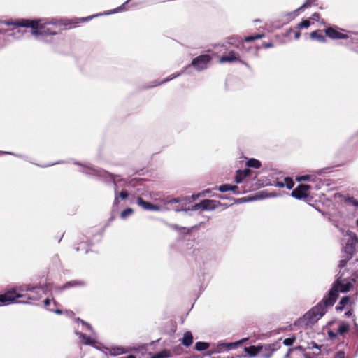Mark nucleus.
I'll return each mask as SVG.
<instances>
[{
	"mask_svg": "<svg viewBox=\"0 0 358 358\" xmlns=\"http://www.w3.org/2000/svg\"><path fill=\"white\" fill-rule=\"evenodd\" d=\"M6 25H14L16 27H30L31 34L38 41L44 43H51L52 41L47 39L49 36H54L59 34L62 27H66L71 23L66 19L41 18L35 20L20 19L15 22H5Z\"/></svg>",
	"mask_w": 358,
	"mask_h": 358,
	"instance_id": "obj_1",
	"label": "nucleus"
},
{
	"mask_svg": "<svg viewBox=\"0 0 358 358\" xmlns=\"http://www.w3.org/2000/svg\"><path fill=\"white\" fill-rule=\"evenodd\" d=\"M346 236H348V239L342 252L343 259L339 262V271L335 281L336 285H340L341 292L349 291L355 281V278H351L352 271L347 266L348 261L358 249V238L350 231L346 232Z\"/></svg>",
	"mask_w": 358,
	"mask_h": 358,
	"instance_id": "obj_2",
	"label": "nucleus"
},
{
	"mask_svg": "<svg viewBox=\"0 0 358 358\" xmlns=\"http://www.w3.org/2000/svg\"><path fill=\"white\" fill-rule=\"evenodd\" d=\"M339 292H341L340 285H336L334 282L329 294L303 316L301 322L306 327L312 326L315 324L325 314L327 307L332 306L334 304Z\"/></svg>",
	"mask_w": 358,
	"mask_h": 358,
	"instance_id": "obj_3",
	"label": "nucleus"
},
{
	"mask_svg": "<svg viewBox=\"0 0 358 358\" xmlns=\"http://www.w3.org/2000/svg\"><path fill=\"white\" fill-rule=\"evenodd\" d=\"M11 296L13 303H32L38 301L42 294L41 287L31 284H24L11 288Z\"/></svg>",
	"mask_w": 358,
	"mask_h": 358,
	"instance_id": "obj_4",
	"label": "nucleus"
},
{
	"mask_svg": "<svg viewBox=\"0 0 358 358\" xmlns=\"http://www.w3.org/2000/svg\"><path fill=\"white\" fill-rule=\"evenodd\" d=\"M212 59V57L209 55H199L195 58H194L192 61L191 64H189L186 66L183 70H182L180 72L173 73L169 76L168 78L164 79L161 82H158L157 80H155L152 82V85L150 86H148L147 87H152L158 86L161 84L166 83L168 81H170L181 75H182L185 73H189L188 69L190 68L191 66H192L196 71H201L208 68L209 63L210 62Z\"/></svg>",
	"mask_w": 358,
	"mask_h": 358,
	"instance_id": "obj_5",
	"label": "nucleus"
},
{
	"mask_svg": "<svg viewBox=\"0 0 358 358\" xmlns=\"http://www.w3.org/2000/svg\"><path fill=\"white\" fill-rule=\"evenodd\" d=\"M74 164L83 166V169L81 170V171L83 173H85L87 175H94V176H97L100 178H110L113 180L114 189H115V194L114 203H113L114 206L118 205L120 199H126L128 198L129 194L127 193V191H122L120 194L117 193V182L115 180L114 176L112 174L109 173L108 172H107L103 169H95V168H94L92 166H83L82 164H80L78 162H74Z\"/></svg>",
	"mask_w": 358,
	"mask_h": 358,
	"instance_id": "obj_6",
	"label": "nucleus"
},
{
	"mask_svg": "<svg viewBox=\"0 0 358 358\" xmlns=\"http://www.w3.org/2000/svg\"><path fill=\"white\" fill-rule=\"evenodd\" d=\"M247 338L239 340L236 342L225 343L223 341H219L215 344L212 345V348L207 352L208 356H211L214 354H220L224 352H229L231 350L235 349L240 344L243 343Z\"/></svg>",
	"mask_w": 358,
	"mask_h": 358,
	"instance_id": "obj_7",
	"label": "nucleus"
},
{
	"mask_svg": "<svg viewBox=\"0 0 358 358\" xmlns=\"http://www.w3.org/2000/svg\"><path fill=\"white\" fill-rule=\"evenodd\" d=\"M165 204L167 206L166 209L169 210H174L176 212L187 211V201L183 199L166 200Z\"/></svg>",
	"mask_w": 358,
	"mask_h": 358,
	"instance_id": "obj_8",
	"label": "nucleus"
},
{
	"mask_svg": "<svg viewBox=\"0 0 358 358\" xmlns=\"http://www.w3.org/2000/svg\"><path fill=\"white\" fill-rule=\"evenodd\" d=\"M260 356L262 358H270L273 353L280 348V343L277 341L272 344L260 345Z\"/></svg>",
	"mask_w": 358,
	"mask_h": 358,
	"instance_id": "obj_9",
	"label": "nucleus"
},
{
	"mask_svg": "<svg viewBox=\"0 0 358 358\" xmlns=\"http://www.w3.org/2000/svg\"><path fill=\"white\" fill-rule=\"evenodd\" d=\"M350 325L345 322H339L337 327V331L334 332L332 330H328L327 334L331 339L335 338L338 335L344 336L348 332Z\"/></svg>",
	"mask_w": 358,
	"mask_h": 358,
	"instance_id": "obj_10",
	"label": "nucleus"
},
{
	"mask_svg": "<svg viewBox=\"0 0 358 358\" xmlns=\"http://www.w3.org/2000/svg\"><path fill=\"white\" fill-rule=\"evenodd\" d=\"M238 62L247 67H249V64L240 59L239 55L234 51H230L227 55H223L220 59V63L234 62Z\"/></svg>",
	"mask_w": 358,
	"mask_h": 358,
	"instance_id": "obj_11",
	"label": "nucleus"
},
{
	"mask_svg": "<svg viewBox=\"0 0 358 358\" xmlns=\"http://www.w3.org/2000/svg\"><path fill=\"white\" fill-rule=\"evenodd\" d=\"M308 185H299L292 192V196L297 199H306L308 196Z\"/></svg>",
	"mask_w": 358,
	"mask_h": 358,
	"instance_id": "obj_12",
	"label": "nucleus"
},
{
	"mask_svg": "<svg viewBox=\"0 0 358 358\" xmlns=\"http://www.w3.org/2000/svg\"><path fill=\"white\" fill-rule=\"evenodd\" d=\"M85 285V282L81 280H71L62 286H54L53 285V291L56 293H61L64 290L74 287H83Z\"/></svg>",
	"mask_w": 358,
	"mask_h": 358,
	"instance_id": "obj_13",
	"label": "nucleus"
},
{
	"mask_svg": "<svg viewBox=\"0 0 358 358\" xmlns=\"http://www.w3.org/2000/svg\"><path fill=\"white\" fill-rule=\"evenodd\" d=\"M136 203L142 208L149 211H161L162 208L158 205L152 204L150 202L145 201L141 197H138Z\"/></svg>",
	"mask_w": 358,
	"mask_h": 358,
	"instance_id": "obj_14",
	"label": "nucleus"
},
{
	"mask_svg": "<svg viewBox=\"0 0 358 358\" xmlns=\"http://www.w3.org/2000/svg\"><path fill=\"white\" fill-rule=\"evenodd\" d=\"M325 33L327 36L333 39H346L350 37L349 35L343 34L332 27L327 28Z\"/></svg>",
	"mask_w": 358,
	"mask_h": 358,
	"instance_id": "obj_15",
	"label": "nucleus"
},
{
	"mask_svg": "<svg viewBox=\"0 0 358 358\" xmlns=\"http://www.w3.org/2000/svg\"><path fill=\"white\" fill-rule=\"evenodd\" d=\"M75 333L77 336H78L80 338V341L85 345H94L96 343V339L91 336H87L85 334H83L77 330L75 331Z\"/></svg>",
	"mask_w": 358,
	"mask_h": 358,
	"instance_id": "obj_16",
	"label": "nucleus"
},
{
	"mask_svg": "<svg viewBox=\"0 0 358 358\" xmlns=\"http://www.w3.org/2000/svg\"><path fill=\"white\" fill-rule=\"evenodd\" d=\"M219 203V201L210 199L201 201V206H203V210H213L217 207Z\"/></svg>",
	"mask_w": 358,
	"mask_h": 358,
	"instance_id": "obj_17",
	"label": "nucleus"
},
{
	"mask_svg": "<svg viewBox=\"0 0 358 358\" xmlns=\"http://www.w3.org/2000/svg\"><path fill=\"white\" fill-rule=\"evenodd\" d=\"M0 303L4 304L13 303V297L11 296V288L8 289L4 294H0Z\"/></svg>",
	"mask_w": 358,
	"mask_h": 358,
	"instance_id": "obj_18",
	"label": "nucleus"
},
{
	"mask_svg": "<svg viewBox=\"0 0 358 358\" xmlns=\"http://www.w3.org/2000/svg\"><path fill=\"white\" fill-rule=\"evenodd\" d=\"M219 191L221 192H225L227 191H231L235 194H238V187L236 185H222L218 188Z\"/></svg>",
	"mask_w": 358,
	"mask_h": 358,
	"instance_id": "obj_19",
	"label": "nucleus"
},
{
	"mask_svg": "<svg viewBox=\"0 0 358 358\" xmlns=\"http://www.w3.org/2000/svg\"><path fill=\"white\" fill-rule=\"evenodd\" d=\"M193 343V336L190 331H186L182 337V343L185 347H189Z\"/></svg>",
	"mask_w": 358,
	"mask_h": 358,
	"instance_id": "obj_20",
	"label": "nucleus"
},
{
	"mask_svg": "<svg viewBox=\"0 0 358 358\" xmlns=\"http://www.w3.org/2000/svg\"><path fill=\"white\" fill-rule=\"evenodd\" d=\"M245 352H247L250 357L257 355L261 351L260 345L257 346H250L244 348Z\"/></svg>",
	"mask_w": 358,
	"mask_h": 358,
	"instance_id": "obj_21",
	"label": "nucleus"
},
{
	"mask_svg": "<svg viewBox=\"0 0 358 358\" xmlns=\"http://www.w3.org/2000/svg\"><path fill=\"white\" fill-rule=\"evenodd\" d=\"M75 321L78 323V324H80L82 325V328L83 330L86 329V330H89L90 331H92V333L93 334V335H95V333L92 329V327L91 326L90 324L85 322L84 320L80 319V318H76L75 319Z\"/></svg>",
	"mask_w": 358,
	"mask_h": 358,
	"instance_id": "obj_22",
	"label": "nucleus"
},
{
	"mask_svg": "<svg viewBox=\"0 0 358 358\" xmlns=\"http://www.w3.org/2000/svg\"><path fill=\"white\" fill-rule=\"evenodd\" d=\"M310 36L312 39L317 40L321 43L326 42L325 37L322 34L318 33L317 31L311 32Z\"/></svg>",
	"mask_w": 358,
	"mask_h": 358,
	"instance_id": "obj_23",
	"label": "nucleus"
},
{
	"mask_svg": "<svg viewBox=\"0 0 358 358\" xmlns=\"http://www.w3.org/2000/svg\"><path fill=\"white\" fill-rule=\"evenodd\" d=\"M210 345L209 343L199 341L195 343L194 348L197 351H203L207 350Z\"/></svg>",
	"mask_w": 358,
	"mask_h": 358,
	"instance_id": "obj_24",
	"label": "nucleus"
},
{
	"mask_svg": "<svg viewBox=\"0 0 358 358\" xmlns=\"http://www.w3.org/2000/svg\"><path fill=\"white\" fill-rule=\"evenodd\" d=\"M299 351V352H304V347L302 345H299L298 347L294 348H289L287 351V352L284 356V358H290L291 353Z\"/></svg>",
	"mask_w": 358,
	"mask_h": 358,
	"instance_id": "obj_25",
	"label": "nucleus"
},
{
	"mask_svg": "<svg viewBox=\"0 0 358 358\" xmlns=\"http://www.w3.org/2000/svg\"><path fill=\"white\" fill-rule=\"evenodd\" d=\"M246 164L248 167L259 169L261 166V162L256 159H250L247 161Z\"/></svg>",
	"mask_w": 358,
	"mask_h": 358,
	"instance_id": "obj_26",
	"label": "nucleus"
},
{
	"mask_svg": "<svg viewBox=\"0 0 358 358\" xmlns=\"http://www.w3.org/2000/svg\"><path fill=\"white\" fill-rule=\"evenodd\" d=\"M229 43L236 46V48H239V45L241 44V46L243 47V44L242 43L241 38H229Z\"/></svg>",
	"mask_w": 358,
	"mask_h": 358,
	"instance_id": "obj_27",
	"label": "nucleus"
},
{
	"mask_svg": "<svg viewBox=\"0 0 358 358\" xmlns=\"http://www.w3.org/2000/svg\"><path fill=\"white\" fill-rule=\"evenodd\" d=\"M317 0H306L305 3L297 8V10H301L305 8H308L313 5Z\"/></svg>",
	"mask_w": 358,
	"mask_h": 358,
	"instance_id": "obj_28",
	"label": "nucleus"
},
{
	"mask_svg": "<svg viewBox=\"0 0 358 358\" xmlns=\"http://www.w3.org/2000/svg\"><path fill=\"white\" fill-rule=\"evenodd\" d=\"M41 290L43 291V293L45 294L53 292V285L52 283H47L41 288Z\"/></svg>",
	"mask_w": 358,
	"mask_h": 358,
	"instance_id": "obj_29",
	"label": "nucleus"
},
{
	"mask_svg": "<svg viewBox=\"0 0 358 358\" xmlns=\"http://www.w3.org/2000/svg\"><path fill=\"white\" fill-rule=\"evenodd\" d=\"M350 301V298L349 296L343 297L340 302L339 306L337 307L338 309H342L345 305H347Z\"/></svg>",
	"mask_w": 358,
	"mask_h": 358,
	"instance_id": "obj_30",
	"label": "nucleus"
},
{
	"mask_svg": "<svg viewBox=\"0 0 358 358\" xmlns=\"http://www.w3.org/2000/svg\"><path fill=\"white\" fill-rule=\"evenodd\" d=\"M132 213L133 209L131 208H128L121 213L120 217L122 219L124 220L127 218L129 215H131Z\"/></svg>",
	"mask_w": 358,
	"mask_h": 358,
	"instance_id": "obj_31",
	"label": "nucleus"
},
{
	"mask_svg": "<svg viewBox=\"0 0 358 358\" xmlns=\"http://www.w3.org/2000/svg\"><path fill=\"white\" fill-rule=\"evenodd\" d=\"M284 181H285L284 185L286 186V187L288 189H291L294 187V183L292 178H288V177L285 178L284 179Z\"/></svg>",
	"mask_w": 358,
	"mask_h": 358,
	"instance_id": "obj_32",
	"label": "nucleus"
},
{
	"mask_svg": "<svg viewBox=\"0 0 358 358\" xmlns=\"http://www.w3.org/2000/svg\"><path fill=\"white\" fill-rule=\"evenodd\" d=\"M264 36L263 34H256L255 36H247L244 38L245 42H250L256 39L262 38Z\"/></svg>",
	"mask_w": 358,
	"mask_h": 358,
	"instance_id": "obj_33",
	"label": "nucleus"
},
{
	"mask_svg": "<svg viewBox=\"0 0 358 358\" xmlns=\"http://www.w3.org/2000/svg\"><path fill=\"white\" fill-rule=\"evenodd\" d=\"M307 348L308 349H316L318 352H315V355H318L320 353V346H319L317 343H315V342H311L310 343H308V346H307Z\"/></svg>",
	"mask_w": 358,
	"mask_h": 358,
	"instance_id": "obj_34",
	"label": "nucleus"
},
{
	"mask_svg": "<svg viewBox=\"0 0 358 358\" xmlns=\"http://www.w3.org/2000/svg\"><path fill=\"white\" fill-rule=\"evenodd\" d=\"M295 340H296V337L295 336H292V337H290V338H287L284 339L283 344L285 345H287V346H290V345H292L294 343Z\"/></svg>",
	"mask_w": 358,
	"mask_h": 358,
	"instance_id": "obj_35",
	"label": "nucleus"
},
{
	"mask_svg": "<svg viewBox=\"0 0 358 358\" xmlns=\"http://www.w3.org/2000/svg\"><path fill=\"white\" fill-rule=\"evenodd\" d=\"M131 0H127L124 3H123L122 6H119L118 8H115V9H113L110 11H109L108 13H107L106 14H113V13H116L117 12H120L121 10H122L123 9V7L124 6L125 4L128 3L129 1H130Z\"/></svg>",
	"mask_w": 358,
	"mask_h": 358,
	"instance_id": "obj_36",
	"label": "nucleus"
},
{
	"mask_svg": "<svg viewBox=\"0 0 358 358\" xmlns=\"http://www.w3.org/2000/svg\"><path fill=\"white\" fill-rule=\"evenodd\" d=\"M310 22L307 20H303L301 22L298 24L297 27L299 29H306L310 26Z\"/></svg>",
	"mask_w": 358,
	"mask_h": 358,
	"instance_id": "obj_37",
	"label": "nucleus"
},
{
	"mask_svg": "<svg viewBox=\"0 0 358 358\" xmlns=\"http://www.w3.org/2000/svg\"><path fill=\"white\" fill-rule=\"evenodd\" d=\"M199 209L203 210V206H201V201L200 203H196L191 207L187 208V210H198Z\"/></svg>",
	"mask_w": 358,
	"mask_h": 358,
	"instance_id": "obj_38",
	"label": "nucleus"
},
{
	"mask_svg": "<svg viewBox=\"0 0 358 358\" xmlns=\"http://www.w3.org/2000/svg\"><path fill=\"white\" fill-rule=\"evenodd\" d=\"M245 178V177L243 176V174H239L238 170L236 171V177H235V181L236 183L242 182Z\"/></svg>",
	"mask_w": 358,
	"mask_h": 358,
	"instance_id": "obj_39",
	"label": "nucleus"
},
{
	"mask_svg": "<svg viewBox=\"0 0 358 358\" xmlns=\"http://www.w3.org/2000/svg\"><path fill=\"white\" fill-rule=\"evenodd\" d=\"M310 175H303V176L296 177V180L299 182L308 181V180H310Z\"/></svg>",
	"mask_w": 358,
	"mask_h": 358,
	"instance_id": "obj_40",
	"label": "nucleus"
},
{
	"mask_svg": "<svg viewBox=\"0 0 358 358\" xmlns=\"http://www.w3.org/2000/svg\"><path fill=\"white\" fill-rule=\"evenodd\" d=\"M168 357L166 352H160L156 353L152 358H166Z\"/></svg>",
	"mask_w": 358,
	"mask_h": 358,
	"instance_id": "obj_41",
	"label": "nucleus"
},
{
	"mask_svg": "<svg viewBox=\"0 0 358 358\" xmlns=\"http://www.w3.org/2000/svg\"><path fill=\"white\" fill-rule=\"evenodd\" d=\"M238 171H239V174H243V176H245V178L247 176H250V174L251 173V171L249 169H245L243 171H241V170H238Z\"/></svg>",
	"mask_w": 358,
	"mask_h": 358,
	"instance_id": "obj_42",
	"label": "nucleus"
},
{
	"mask_svg": "<svg viewBox=\"0 0 358 358\" xmlns=\"http://www.w3.org/2000/svg\"><path fill=\"white\" fill-rule=\"evenodd\" d=\"M299 11V10H297V9H296V10H294L293 12L287 13V15L289 16L291 19H294V17H296L298 15Z\"/></svg>",
	"mask_w": 358,
	"mask_h": 358,
	"instance_id": "obj_43",
	"label": "nucleus"
},
{
	"mask_svg": "<svg viewBox=\"0 0 358 358\" xmlns=\"http://www.w3.org/2000/svg\"><path fill=\"white\" fill-rule=\"evenodd\" d=\"M345 357V353L343 351H339L336 352V354L334 355L333 358H344Z\"/></svg>",
	"mask_w": 358,
	"mask_h": 358,
	"instance_id": "obj_44",
	"label": "nucleus"
},
{
	"mask_svg": "<svg viewBox=\"0 0 358 358\" xmlns=\"http://www.w3.org/2000/svg\"><path fill=\"white\" fill-rule=\"evenodd\" d=\"M94 16L92 15V16H90V17H81V18H79L77 20V22H85V21H87L89 20H91L94 17Z\"/></svg>",
	"mask_w": 358,
	"mask_h": 358,
	"instance_id": "obj_45",
	"label": "nucleus"
},
{
	"mask_svg": "<svg viewBox=\"0 0 358 358\" xmlns=\"http://www.w3.org/2000/svg\"><path fill=\"white\" fill-rule=\"evenodd\" d=\"M262 47L264 48H273V44L271 42L269 43H264L262 44Z\"/></svg>",
	"mask_w": 358,
	"mask_h": 358,
	"instance_id": "obj_46",
	"label": "nucleus"
},
{
	"mask_svg": "<svg viewBox=\"0 0 358 358\" xmlns=\"http://www.w3.org/2000/svg\"><path fill=\"white\" fill-rule=\"evenodd\" d=\"M51 303V300L50 299H46L45 301H44V306L48 310L49 308L48 306L50 305Z\"/></svg>",
	"mask_w": 358,
	"mask_h": 358,
	"instance_id": "obj_47",
	"label": "nucleus"
},
{
	"mask_svg": "<svg viewBox=\"0 0 358 358\" xmlns=\"http://www.w3.org/2000/svg\"><path fill=\"white\" fill-rule=\"evenodd\" d=\"M48 310L51 311V312H53L57 315H61L62 314V311L60 310V309H52V308H49Z\"/></svg>",
	"mask_w": 358,
	"mask_h": 358,
	"instance_id": "obj_48",
	"label": "nucleus"
},
{
	"mask_svg": "<svg viewBox=\"0 0 358 358\" xmlns=\"http://www.w3.org/2000/svg\"><path fill=\"white\" fill-rule=\"evenodd\" d=\"M319 17L320 15L317 13H315L311 17V18L314 20H318Z\"/></svg>",
	"mask_w": 358,
	"mask_h": 358,
	"instance_id": "obj_49",
	"label": "nucleus"
},
{
	"mask_svg": "<svg viewBox=\"0 0 358 358\" xmlns=\"http://www.w3.org/2000/svg\"><path fill=\"white\" fill-rule=\"evenodd\" d=\"M301 33L299 31H296L294 34V38L299 39L300 38Z\"/></svg>",
	"mask_w": 358,
	"mask_h": 358,
	"instance_id": "obj_50",
	"label": "nucleus"
},
{
	"mask_svg": "<svg viewBox=\"0 0 358 358\" xmlns=\"http://www.w3.org/2000/svg\"><path fill=\"white\" fill-rule=\"evenodd\" d=\"M306 350V348H304V350ZM302 355H303L305 357V358H310V357L306 353V352L304 351L303 352H300Z\"/></svg>",
	"mask_w": 358,
	"mask_h": 358,
	"instance_id": "obj_51",
	"label": "nucleus"
},
{
	"mask_svg": "<svg viewBox=\"0 0 358 358\" xmlns=\"http://www.w3.org/2000/svg\"><path fill=\"white\" fill-rule=\"evenodd\" d=\"M352 315V311H351V310H348V311H347V312H345V315L346 317H350V316H351Z\"/></svg>",
	"mask_w": 358,
	"mask_h": 358,
	"instance_id": "obj_52",
	"label": "nucleus"
},
{
	"mask_svg": "<svg viewBox=\"0 0 358 358\" xmlns=\"http://www.w3.org/2000/svg\"><path fill=\"white\" fill-rule=\"evenodd\" d=\"M277 186H278V187H284V186H285V185H284V183H283V182H277Z\"/></svg>",
	"mask_w": 358,
	"mask_h": 358,
	"instance_id": "obj_53",
	"label": "nucleus"
},
{
	"mask_svg": "<svg viewBox=\"0 0 358 358\" xmlns=\"http://www.w3.org/2000/svg\"><path fill=\"white\" fill-rule=\"evenodd\" d=\"M6 154H8V155H13V153H12V152H0V155H6Z\"/></svg>",
	"mask_w": 358,
	"mask_h": 358,
	"instance_id": "obj_54",
	"label": "nucleus"
},
{
	"mask_svg": "<svg viewBox=\"0 0 358 358\" xmlns=\"http://www.w3.org/2000/svg\"><path fill=\"white\" fill-rule=\"evenodd\" d=\"M118 352L117 353H114L115 355H119V354H122L123 352L122 350H120V349H118Z\"/></svg>",
	"mask_w": 358,
	"mask_h": 358,
	"instance_id": "obj_55",
	"label": "nucleus"
},
{
	"mask_svg": "<svg viewBox=\"0 0 358 358\" xmlns=\"http://www.w3.org/2000/svg\"><path fill=\"white\" fill-rule=\"evenodd\" d=\"M82 243L80 244V245L76 248L77 251H79L81 249Z\"/></svg>",
	"mask_w": 358,
	"mask_h": 358,
	"instance_id": "obj_56",
	"label": "nucleus"
},
{
	"mask_svg": "<svg viewBox=\"0 0 358 358\" xmlns=\"http://www.w3.org/2000/svg\"><path fill=\"white\" fill-rule=\"evenodd\" d=\"M53 304L54 306H57L58 305L57 302L55 301V300L53 301Z\"/></svg>",
	"mask_w": 358,
	"mask_h": 358,
	"instance_id": "obj_57",
	"label": "nucleus"
},
{
	"mask_svg": "<svg viewBox=\"0 0 358 358\" xmlns=\"http://www.w3.org/2000/svg\"><path fill=\"white\" fill-rule=\"evenodd\" d=\"M354 324H355V327L358 330V325H357V324L355 322Z\"/></svg>",
	"mask_w": 358,
	"mask_h": 358,
	"instance_id": "obj_58",
	"label": "nucleus"
},
{
	"mask_svg": "<svg viewBox=\"0 0 358 358\" xmlns=\"http://www.w3.org/2000/svg\"><path fill=\"white\" fill-rule=\"evenodd\" d=\"M173 228L176 229H179V227L177 225H176V224L173 225Z\"/></svg>",
	"mask_w": 358,
	"mask_h": 358,
	"instance_id": "obj_59",
	"label": "nucleus"
},
{
	"mask_svg": "<svg viewBox=\"0 0 358 358\" xmlns=\"http://www.w3.org/2000/svg\"><path fill=\"white\" fill-rule=\"evenodd\" d=\"M356 223H357V225L358 226V219L357 220Z\"/></svg>",
	"mask_w": 358,
	"mask_h": 358,
	"instance_id": "obj_60",
	"label": "nucleus"
},
{
	"mask_svg": "<svg viewBox=\"0 0 358 358\" xmlns=\"http://www.w3.org/2000/svg\"><path fill=\"white\" fill-rule=\"evenodd\" d=\"M357 206H358V203H357Z\"/></svg>",
	"mask_w": 358,
	"mask_h": 358,
	"instance_id": "obj_61",
	"label": "nucleus"
}]
</instances>
